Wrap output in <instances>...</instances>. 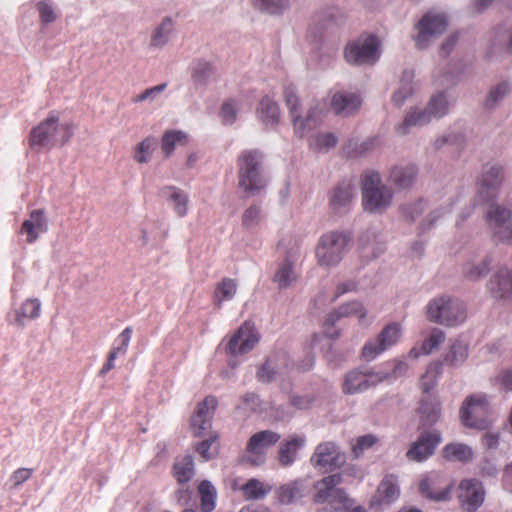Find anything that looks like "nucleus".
I'll return each instance as SVG.
<instances>
[{
	"label": "nucleus",
	"instance_id": "nucleus-62",
	"mask_svg": "<svg viewBox=\"0 0 512 512\" xmlns=\"http://www.w3.org/2000/svg\"><path fill=\"white\" fill-rule=\"evenodd\" d=\"M156 145L152 138H146L139 143L135 149L134 159L139 163H147L151 158V153Z\"/></svg>",
	"mask_w": 512,
	"mask_h": 512
},
{
	"label": "nucleus",
	"instance_id": "nucleus-39",
	"mask_svg": "<svg viewBox=\"0 0 512 512\" xmlns=\"http://www.w3.org/2000/svg\"><path fill=\"white\" fill-rule=\"evenodd\" d=\"M420 426L428 427L434 425L441 416L440 402L434 398H424L419 407Z\"/></svg>",
	"mask_w": 512,
	"mask_h": 512
},
{
	"label": "nucleus",
	"instance_id": "nucleus-40",
	"mask_svg": "<svg viewBox=\"0 0 512 512\" xmlns=\"http://www.w3.org/2000/svg\"><path fill=\"white\" fill-rule=\"evenodd\" d=\"M450 107V97L447 92H438L430 98L424 107L431 121L440 119L448 114Z\"/></svg>",
	"mask_w": 512,
	"mask_h": 512
},
{
	"label": "nucleus",
	"instance_id": "nucleus-54",
	"mask_svg": "<svg viewBox=\"0 0 512 512\" xmlns=\"http://www.w3.org/2000/svg\"><path fill=\"white\" fill-rule=\"evenodd\" d=\"M255 7L269 14H282L290 8L292 0H251Z\"/></svg>",
	"mask_w": 512,
	"mask_h": 512
},
{
	"label": "nucleus",
	"instance_id": "nucleus-14",
	"mask_svg": "<svg viewBox=\"0 0 512 512\" xmlns=\"http://www.w3.org/2000/svg\"><path fill=\"white\" fill-rule=\"evenodd\" d=\"M485 56L489 61H502L512 56V24L495 26L489 33Z\"/></svg>",
	"mask_w": 512,
	"mask_h": 512
},
{
	"label": "nucleus",
	"instance_id": "nucleus-13",
	"mask_svg": "<svg viewBox=\"0 0 512 512\" xmlns=\"http://www.w3.org/2000/svg\"><path fill=\"white\" fill-rule=\"evenodd\" d=\"M487 222L498 241L512 243V206L491 205L487 212Z\"/></svg>",
	"mask_w": 512,
	"mask_h": 512
},
{
	"label": "nucleus",
	"instance_id": "nucleus-50",
	"mask_svg": "<svg viewBox=\"0 0 512 512\" xmlns=\"http://www.w3.org/2000/svg\"><path fill=\"white\" fill-rule=\"evenodd\" d=\"M187 142V136L182 131L170 130L165 132L162 137L161 149L166 157H169L176 146L184 145Z\"/></svg>",
	"mask_w": 512,
	"mask_h": 512
},
{
	"label": "nucleus",
	"instance_id": "nucleus-28",
	"mask_svg": "<svg viewBox=\"0 0 512 512\" xmlns=\"http://www.w3.org/2000/svg\"><path fill=\"white\" fill-rule=\"evenodd\" d=\"M488 291L493 297L506 299L512 296V271L500 268L487 283Z\"/></svg>",
	"mask_w": 512,
	"mask_h": 512
},
{
	"label": "nucleus",
	"instance_id": "nucleus-51",
	"mask_svg": "<svg viewBox=\"0 0 512 512\" xmlns=\"http://www.w3.org/2000/svg\"><path fill=\"white\" fill-rule=\"evenodd\" d=\"M466 143V135L462 128H455L445 132L443 135L435 140V147L437 149L444 145H452L456 148H462Z\"/></svg>",
	"mask_w": 512,
	"mask_h": 512
},
{
	"label": "nucleus",
	"instance_id": "nucleus-44",
	"mask_svg": "<svg viewBox=\"0 0 512 512\" xmlns=\"http://www.w3.org/2000/svg\"><path fill=\"white\" fill-rule=\"evenodd\" d=\"M443 457L448 461L467 462L473 458L472 449L463 443H451L443 448Z\"/></svg>",
	"mask_w": 512,
	"mask_h": 512
},
{
	"label": "nucleus",
	"instance_id": "nucleus-8",
	"mask_svg": "<svg viewBox=\"0 0 512 512\" xmlns=\"http://www.w3.org/2000/svg\"><path fill=\"white\" fill-rule=\"evenodd\" d=\"M385 374L378 373L377 368L361 366L348 371L342 383L344 394L354 395L383 383Z\"/></svg>",
	"mask_w": 512,
	"mask_h": 512
},
{
	"label": "nucleus",
	"instance_id": "nucleus-34",
	"mask_svg": "<svg viewBox=\"0 0 512 512\" xmlns=\"http://www.w3.org/2000/svg\"><path fill=\"white\" fill-rule=\"evenodd\" d=\"M161 195L167 200L178 217L182 218L188 214L189 196L185 191L174 186H167L161 190Z\"/></svg>",
	"mask_w": 512,
	"mask_h": 512
},
{
	"label": "nucleus",
	"instance_id": "nucleus-20",
	"mask_svg": "<svg viewBox=\"0 0 512 512\" xmlns=\"http://www.w3.org/2000/svg\"><path fill=\"white\" fill-rule=\"evenodd\" d=\"M442 441L440 431L436 429L423 431L412 443L406 456L411 461L422 462L429 458Z\"/></svg>",
	"mask_w": 512,
	"mask_h": 512
},
{
	"label": "nucleus",
	"instance_id": "nucleus-42",
	"mask_svg": "<svg viewBox=\"0 0 512 512\" xmlns=\"http://www.w3.org/2000/svg\"><path fill=\"white\" fill-rule=\"evenodd\" d=\"M257 113L259 119L266 126H274L279 121L280 110L278 104L269 96H265L261 99Z\"/></svg>",
	"mask_w": 512,
	"mask_h": 512
},
{
	"label": "nucleus",
	"instance_id": "nucleus-7",
	"mask_svg": "<svg viewBox=\"0 0 512 512\" xmlns=\"http://www.w3.org/2000/svg\"><path fill=\"white\" fill-rule=\"evenodd\" d=\"M447 26L448 18L444 12L428 11L414 26L412 38L415 46L421 50L428 48L446 31Z\"/></svg>",
	"mask_w": 512,
	"mask_h": 512
},
{
	"label": "nucleus",
	"instance_id": "nucleus-15",
	"mask_svg": "<svg viewBox=\"0 0 512 512\" xmlns=\"http://www.w3.org/2000/svg\"><path fill=\"white\" fill-rule=\"evenodd\" d=\"M488 411V400L485 395H473L466 399L460 410L463 424L470 428L485 430L490 421L485 417Z\"/></svg>",
	"mask_w": 512,
	"mask_h": 512
},
{
	"label": "nucleus",
	"instance_id": "nucleus-53",
	"mask_svg": "<svg viewBox=\"0 0 512 512\" xmlns=\"http://www.w3.org/2000/svg\"><path fill=\"white\" fill-rule=\"evenodd\" d=\"M201 497L200 507L203 512H211L215 508L216 490L209 481H202L199 485Z\"/></svg>",
	"mask_w": 512,
	"mask_h": 512
},
{
	"label": "nucleus",
	"instance_id": "nucleus-27",
	"mask_svg": "<svg viewBox=\"0 0 512 512\" xmlns=\"http://www.w3.org/2000/svg\"><path fill=\"white\" fill-rule=\"evenodd\" d=\"M310 484L306 479H296L280 486L276 492L278 500L285 505L292 504L307 496Z\"/></svg>",
	"mask_w": 512,
	"mask_h": 512
},
{
	"label": "nucleus",
	"instance_id": "nucleus-36",
	"mask_svg": "<svg viewBox=\"0 0 512 512\" xmlns=\"http://www.w3.org/2000/svg\"><path fill=\"white\" fill-rule=\"evenodd\" d=\"M417 168L415 165H399L392 168L389 174V182L398 189H407L415 181Z\"/></svg>",
	"mask_w": 512,
	"mask_h": 512
},
{
	"label": "nucleus",
	"instance_id": "nucleus-35",
	"mask_svg": "<svg viewBox=\"0 0 512 512\" xmlns=\"http://www.w3.org/2000/svg\"><path fill=\"white\" fill-rule=\"evenodd\" d=\"M414 71L404 69L401 74L399 85L392 95V103L401 107L415 92Z\"/></svg>",
	"mask_w": 512,
	"mask_h": 512
},
{
	"label": "nucleus",
	"instance_id": "nucleus-30",
	"mask_svg": "<svg viewBox=\"0 0 512 512\" xmlns=\"http://www.w3.org/2000/svg\"><path fill=\"white\" fill-rule=\"evenodd\" d=\"M400 489L397 478L394 475H387L378 486L377 492L373 497L372 504L380 507L390 505L398 499Z\"/></svg>",
	"mask_w": 512,
	"mask_h": 512
},
{
	"label": "nucleus",
	"instance_id": "nucleus-9",
	"mask_svg": "<svg viewBox=\"0 0 512 512\" xmlns=\"http://www.w3.org/2000/svg\"><path fill=\"white\" fill-rule=\"evenodd\" d=\"M379 56V40L374 35L360 36L345 48V59L353 65L374 64Z\"/></svg>",
	"mask_w": 512,
	"mask_h": 512
},
{
	"label": "nucleus",
	"instance_id": "nucleus-47",
	"mask_svg": "<svg viewBox=\"0 0 512 512\" xmlns=\"http://www.w3.org/2000/svg\"><path fill=\"white\" fill-rule=\"evenodd\" d=\"M284 375L283 368L274 357H270L258 369L257 378L262 383H269Z\"/></svg>",
	"mask_w": 512,
	"mask_h": 512
},
{
	"label": "nucleus",
	"instance_id": "nucleus-55",
	"mask_svg": "<svg viewBox=\"0 0 512 512\" xmlns=\"http://www.w3.org/2000/svg\"><path fill=\"white\" fill-rule=\"evenodd\" d=\"M338 142L337 137L333 133H318L310 138V148L318 152H327L333 148Z\"/></svg>",
	"mask_w": 512,
	"mask_h": 512
},
{
	"label": "nucleus",
	"instance_id": "nucleus-64",
	"mask_svg": "<svg viewBox=\"0 0 512 512\" xmlns=\"http://www.w3.org/2000/svg\"><path fill=\"white\" fill-rule=\"evenodd\" d=\"M132 333V327H126L114 341L111 352H115V354L118 356L125 355L132 337Z\"/></svg>",
	"mask_w": 512,
	"mask_h": 512
},
{
	"label": "nucleus",
	"instance_id": "nucleus-10",
	"mask_svg": "<svg viewBox=\"0 0 512 512\" xmlns=\"http://www.w3.org/2000/svg\"><path fill=\"white\" fill-rule=\"evenodd\" d=\"M341 483V474H332L317 481L313 486V501L317 504H329L335 511L348 499L343 489L338 488Z\"/></svg>",
	"mask_w": 512,
	"mask_h": 512
},
{
	"label": "nucleus",
	"instance_id": "nucleus-25",
	"mask_svg": "<svg viewBox=\"0 0 512 512\" xmlns=\"http://www.w3.org/2000/svg\"><path fill=\"white\" fill-rule=\"evenodd\" d=\"M357 315L360 320L364 319L367 315L366 309L358 301H353L340 306L337 310L331 312L325 321V333L331 337H338L339 333L332 331V327L343 317Z\"/></svg>",
	"mask_w": 512,
	"mask_h": 512
},
{
	"label": "nucleus",
	"instance_id": "nucleus-3",
	"mask_svg": "<svg viewBox=\"0 0 512 512\" xmlns=\"http://www.w3.org/2000/svg\"><path fill=\"white\" fill-rule=\"evenodd\" d=\"M393 191L386 186L376 171L362 175V204L366 211L382 213L392 205Z\"/></svg>",
	"mask_w": 512,
	"mask_h": 512
},
{
	"label": "nucleus",
	"instance_id": "nucleus-29",
	"mask_svg": "<svg viewBox=\"0 0 512 512\" xmlns=\"http://www.w3.org/2000/svg\"><path fill=\"white\" fill-rule=\"evenodd\" d=\"M175 34V21L170 16H165L152 29L149 47L153 50L163 49Z\"/></svg>",
	"mask_w": 512,
	"mask_h": 512
},
{
	"label": "nucleus",
	"instance_id": "nucleus-1",
	"mask_svg": "<svg viewBox=\"0 0 512 512\" xmlns=\"http://www.w3.org/2000/svg\"><path fill=\"white\" fill-rule=\"evenodd\" d=\"M72 135L71 125L61 124L56 116H51L31 130L29 144L33 150L49 151L67 143Z\"/></svg>",
	"mask_w": 512,
	"mask_h": 512
},
{
	"label": "nucleus",
	"instance_id": "nucleus-49",
	"mask_svg": "<svg viewBox=\"0 0 512 512\" xmlns=\"http://www.w3.org/2000/svg\"><path fill=\"white\" fill-rule=\"evenodd\" d=\"M174 476L181 484L189 482L194 476V461L192 456L186 455L174 464Z\"/></svg>",
	"mask_w": 512,
	"mask_h": 512
},
{
	"label": "nucleus",
	"instance_id": "nucleus-11",
	"mask_svg": "<svg viewBox=\"0 0 512 512\" xmlns=\"http://www.w3.org/2000/svg\"><path fill=\"white\" fill-rule=\"evenodd\" d=\"M280 439L281 435L273 430H261L254 433L246 445V460L254 466L264 464L269 449L277 444Z\"/></svg>",
	"mask_w": 512,
	"mask_h": 512
},
{
	"label": "nucleus",
	"instance_id": "nucleus-46",
	"mask_svg": "<svg viewBox=\"0 0 512 512\" xmlns=\"http://www.w3.org/2000/svg\"><path fill=\"white\" fill-rule=\"evenodd\" d=\"M237 291V283L231 278H224L216 285L214 291V303L220 308L222 303L233 299Z\"/></svg>",
	"mask_w": 512,
	"mask_h": 512
},
{
	"label": "nucleus",
	"instance_id": "nucleus-45",
	"mask_svg": "<svg viewBox=\"0 0 512 512\" xmlns=\"http://www.w3.org/2000/svg\"><path fill=\"white\" fill-rule=\"evenodd\" d=\"M443 363L440 361L430 363L425 373L420 377L419 385L424 393H429L438 382L442 374Z\"/></svg>",
	"mask_w": 512,
	"mask_h": 512
},
{
	"label": "nucleus",
	"instance_id": "nucleus-33",
	"mask_svg": "<svg viewBox=\"0 0 512 512\" xmlns=\"http://www.w3.org/2000/svg\"><path fill=\"white\" fill-rule=\"evenodd\" d=\"M306 444V437L303 435H292L280 444L278 450V461L281 466L288 467L296 459L298 451Z\"/></svg>",
	"mask_w": 512,
	"mask_h": 512
},
{
	"label": "nucleus",
	"instance_id": "nucleus-56",
	"mask_svg": "<svg viewBox=\"0 0 512 512\" xmlns=\"http://www.w3.org/2000/svg\"><path fill=\"white\" fill-rule=\"evenodd\" d=\"M391 367L382 366L377 367L378 373L385 374V378L383 382H393L399 377H402L407 372L409 366L408 363L402 360H394L391 364Z\"/></svg>",
	"mask_w": 512,
	"mask_h": 512
},
{
	"label": "nucleus",
	"instance_id": "nucleus-63",
	"mask_svg": "<svg viewBox=\"0 0 512 512\" xmlns=\"http://www.w3.org/2000/svg\"><path fill=\"white\" fill-rule=\"evenodd\" d=\"M376 442L377 438L374 435L367 434L360 436L352 444V453L356 458H358L369 450Z\"/></svg>",
	"mask_w": 512,
	"mask_h": 512
},
{
	"label": "nucleus",
	"instance_id": "nucleus-19",
	"mask_svg": "<svg viewBox=\"0 0 512 512\" xmlns=\"http://www.w3.org/2000/svg\"><path fill=\"white\" fill-rule=\"evenodd\" d=\"M457 497L466 511L475 512L485 499L482 482L474 478L463 479L458 486Z\"/></svg>",
	"mask_w": 512,
	"mask_h": 512
},
{
	"label": "nucleus",
	"instance_id": "nucleus-22",
	"mask_svg": "<svg viewBox=\"0 0 512 512\" xmlns=\"http://www.w3.org/2000/svg\"><path fill=\"white\" fill-rule=\"evenodd\" d=\"M259 341L255 327L245 322L231 337L227 349L234 356H241L251 351Z\"/></svg>",
	"mask_w": 512,
	"mask_h": 512
},
{
	"label": "nucleus",
	"instance_id": "nucleus-61",
	"mask_svg": "<svg viewBox=\"0 0 512 512\" xmlns=\"http://www.w3.org/2000/svg\"><path fill=\"white\" fill-rule=\"evenodd\" d=\"M451 202L448 201L438 208L434 209L424 221V229H429L440 223L441 220L446 218L451 212Z\"/></svg>",
	"mask_w": 512,
	"mask_h": 512
},
{
	"label": "nucleus",
	"instance_id": "nucleus-60",
	"mask_svg": "<svg viewBox=\"0 0 512 512\" xmlns=\"http://www.w3.org/2000/svg\"><path fill=\"white\" fill-rule=\"evenodd\" d=\"M218 447L219 444L217 441V436H212L200 442L196 447V451L199 453L203 460L208 461L216 456L218 453Z\"/></svg>",
	"mask_w": 512,
	"mask_h": 512
},
{
	"label": "nucleus",
	"instance_id": "nucleus-41",
	"mask_svg": "<svg viewBox=\"0 0 512 512\" xmlns=\"http://www.w3.org/2000/svg\"><path fill=\"white\" fill-rule=\"evenodd\" d=\"M297 277L298 274L295 270L294 262L287 256L279 265L273 280L278 285L279 289H286L297 280Z\"/></svg>",
	"mask_w": 512,
	"mask_h": 512
},
{
	"label": "nucleus",
	"instance_id": "nucleus-16",
	"mask_svg": "<svg viewBox=\"0 0 512 512\" xmlns=\"http://www.w3.org/2000/svg\"><path fill=\"white\" fill-rule=\"evenodd\" d=\"M357 195V185L351 179H346L338 183L329 195V210L332 214L342 216L347 214L355 201Z\"/></svg>",
	"mask_w": 512,
	"mask_h": 512
},
{
	"label": "nucleus",
	"instance_id": "nucleus-26",
	"mask_svg": "<svg viewBox=\"0 0 512 512\" xmlns=\"http://www.w3.org/2000/svg\"><path fill=\"white\" fill-rule=\"evenodd\" d=\"M491 264L492 258L487 253L473 255L463 264V276L469 281H478L490 271Z\"/></svg>",
	"mask_w": 512,
	"mask_h": 512
},
{
	"label": "nucleus",
	"instance_id": "nucleus-6",
	"mask_svg": "<svg viewBox=\"0 0 512 512\" xmlns=\"http://www.w3.org/2000/svg\"><path fill=\"white\" fill-rule=\"evenodd\" d=\"M284 99L293 122L294 132L299 138H302L316 125L318 116L322 112L321 104L318 101L313 102L306 113L302 115L296 90L292 85L285 87Z\"/></svg>",
	"mask_w": 512,
	"mask_h": 512
},
{
	"label": "nucleus",
	"instance_id": "nucleus-48",
	"mask_svg": "<svg viewBox=\"0 0 512 512\" xmlns=\"http://www.w3.org/2000/svg\"><path fill=\"white\" fill-rule=\"evenodd\" d=\"M42 24H50L57 20L58 11L53 0H32Z\"/></svg>",
	"mask_w": 512,
	"mask_h": 512
},
{
	"label": "nucleus",
	"instance_id": "nucleus-32",
	"mask_svg": "<svg viewBox=\"0 0 512 512\" xmlns=\"http://www.w3.org/2000/svg\"><path fill=\"white\" fill-rule=\"evenodd\" d=\"M512 92V83L508 79H503L493 84L487 91L482 106L485 110L493 111L497 109L506 97Z\"/></svg>",
	"mask_w": 512,
	"mask_h": 512
},
{
	"label": "nucleus",
	"instance_id": "nucleus-4",
	"mask_svg": "<svg viewBox=\"0 0 512 512\" xmlns=\"http://www.w3.org/2000/svg\"><path fill=\"white\" fill-rule=\"evenodd\" d=\"M350 236L348 233L332 230L323 234L316 246V259L324 268L336 267L349 251Z\"/></svg>",
	"mask_w": 512,
	"mask_h": 512
},
{
	"label": "nucleus",
	"instance_id": "nucleus-31",
	"mask_svg": "<svg viewBox=\"0 0 512 512\" xmlns=\"http://www.w3.org/2000/svg\"><path fill=\"white\" fill-rule=\"evenodd\" d=\"M431 122L425 108L411 107L404 115L403 121L396 126V133L407 135L413 128L422 127Z\"/></svg>",
	"mask_w": 512,
	"mask_h": 512
},
{
	"label": "nucleus",
	"instance_id": "nucleus-24",
	"mask_svg": "<svg viewBox=\"0 0 512 512\" xmlns=\"http://www.w3.org/2000/svg\"><path fill=\"white\" fill-rule=\"evenodd\" d=\"M361 104L362 100L359 94L346 90L335 92L330 100L334 113L342 117H349L357 113Z\"/></svg>",
	"mask_w": 512,
	"mask_h": 512
},
{
	"label": "nucleus",
	"instance_id": "nucleus-52",
	"mask_svg": "<svg viewBox=\"0 0 512 512\" xmlns=\"http://www.w3.org/2000/svg\"><path fill=\"white\" fill-rule=\"evenodd\" d=\"M270 490L271 488L269 486H266L256 478L249 479L241 487L243 496L246 499H262L270 492Z\"/></svg>",
	"mask_w": 512,
	"mask_h": 512
},
{
	"label": "nucleus",
	"instance_id": "nucleus-18",
	"mask_svg": "<svg viewBox=\"0 0 512 512\" xmlns=\"http://www.w3.org/2000/svg\"><path fill=\"white\" fill-rule=\"evenodd\" d=\"M504 181V168L496 162L486 163L479 179L478 196L483 202L494 199Z\"/></svg>",
	"mask_w": 512,
	"mask_h": 512
},
{
	"label": "nucleus",
	"instance_id": "nucleus-17",
	"mask_svg": "<svg viewBox=\"0 0 512 512\" xmlns=\"http://www.w3.org/2000/svg\"><path fill=\"white\" fill-rule=\"evenodd\" d=\"M453 483L441 473L431 472L424 475L419 482L420 494L428 500L441 502L451 499Z\"/></svg>",
	"mask_w": 512,
	"mask_h": 512
},
{
	"label": "nucleus",
	"instance_id": "nucleus-12",
	"mask_svg": "<svg viewBox=\"0 0 512 512\" xmlns=\"http://www.w3.org/2000/svg\"><path fill=\"white\" fill-rule=\"evenodd\" d=\"M402 330L398 323L386 325L376 338L370 339L362 348V358L366 361L376 359L380 354L396 345L401 337Z\"/></svg>",
	"mask_w": 512,
	"mask_h": 512
},
{
	"label": "nucleus",
	"instance_id": "nucleus-2",
	"mask_svg": "<svg viewBox=\"0 0 512 512\" xmlns=\"http://www.w3.org/2000/svg\"><path fill=\"white\" fill-rule=\"evenodd\" d=\"M426 317L430 322L456 327L465 322L467 311L465 304L449 295L432 298L426 306Z\"/></svg>",
	"mask_w": 512,
	"mask_h": 512
},
{
	"label": "nucleus",
	"instance_id": "nucleus-58",
	"mask_svg": "<svg viewBox=\"0 0 512 512\" xmlns=\"http://www.w3.org/2000/svg\"><path fill=\"white\" fill-rule=\"evenodd\" d=\"M263 219L261 207L258 205H251L242 215V225L247 230H255Z\"/></svg>",
	"mask_w": 512,
	"mask_h": 512
},
{
	"label": "nucleus",
	"instance_id": "nucleus-5",
	"mask_svg": "<svg viewBox=\"0 0 512 512\" xmlns=\"http://www.w3.org/2000/svg\"><path fill=\"white\" fill-rule=\"evenodd\" d=\"M263 156L258 150H245L238 158L239 186L248 193L254 194L266 186V178L262 169Z\"/></svg>",
	"mask_w": 512,
	"mask_h": 512
},
{
	"label": "nucleus",
	"instance_id": "nucleus-37",
	"mask_svg": "<svg viewBox=\"0 0 512 512\" xmlns=\"http://www.w3.org/2000/svg\"><path fill=\"white\" fill-rule=\"evenodd\" d=\"M446 339L445 332L439 328H433L427 338L421 344V347H413L409 351V357L417 359L421 355H429L436 350Z\"/></svg>",
	"mask_w": 512,
	"mask_h": 512
},
{
	"label": "nucleus",
	"instance_id": "nucleus-23",
	"mask_svg": "<svg viewBox=\"0 0 512 512\" xmlns=\"http://www.w3.org/2000/svg\"><path fill=\"white\" fill-rule=\"evenodd\" d=\"M47 231L48 219L45 211L42 209H34L23 221L19 233L21 236L25 237L26 243L32 244Z\"/></svg>",
	"mask_w": 512,
	"mask_h": 512
},
{
	"label": "nucleus",
	"instance_id": "nucleus-43",
	"mask_svg": "<svg viewBox=\"0 0 512 512\" xmlns=\"http://www.w3.org/2000/svg\"><path fill=\"white\" fill-rule=\"evenodd\" d=\"M468 358V345L462 340H455L449 347L444 357V362L453 368H458L464 364Z\"/></svg>",
	"mask_w": 512,
	"mask_h": 512
},
{
	"label": "nucleus",
	"instance_id": "nucleus-38",
	"mask_svg": "<svg viewBox=\"0 0 512 512\" xmlns=\"http://www.w3.org/2000/svg\"><path fill=\"white\" fill-rule=\"evenodd\" d=\"M41 313V302L37 298L26 299L15 311L14 324L23 328L28 320L37 319Z\"/></svg>",
	"mask_w": 512,
	"mask_h": 512
},
{
	"label": "nucleus",
	"instance_id": "nucleus-59",
	"mask_svg": "<svg viewBox=\"0 0 512 512\" xmlns=\"http://www.w3.org/2000/svg\"><path fill=\"white\" fill-rule=\"evenodd\" d=\"M238 111L239 105L237 101L234 99L225 101L220 110L221 122L224 125H232L237 119Z\"/></svg>",
	"mask_w": 512,
	"mask_h": 512
},
{
	"label": "nucleus",
	"instance_id": "nucleus-21",
	"mask_svg": "<svg viewBox=\"0 0 512 512\" xmlns=\"http://www.w3.org/2000/svg\"><path fill=\"white\" fill-rule=\"evenodd\" d=\"M345 462L339 447L333 442L320 443L311 457V463L315 468L324 471L340 467Z\"/></svg>",
	"mask_w": 512,
	"mask_h": 512
},
{
	"label": "nucleus",
	"instance_id": "nucleus-57",
	"mask_svg": "<svg viewBox=\"0 0 512 512\" xmlns=\"http://www.w3.org/2000/svg\"><path fill=\"white\" fill-rule=\"evenodd\" d=\"M213 74L212 66L209 62L197 60L192 66V80L196 85H205Z\"/></svg>",
	"mask_w": 512,
	"mask_h": 512
}]
</instances>
